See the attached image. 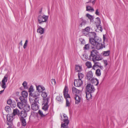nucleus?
I'll use <instances>...</instances> for the list:
<instances>
[{"mask_svg": "<svg viewBox=\"0 0 128 128\" xmlns=\"http://www.w3.org/2000/svg\"><path fill=\"white\" fill-rule=\"evenodd\" d=\"M88 37L89 38V42L94 48L98 50L103 48V45L101 43V40L96 36L95 32H89Z\"/></svg>", "mask_w": 128, "mask_h": 128, "instance_id": "nucleus-1", "label": "nucleus"}, {"mask_svg": "<svg viewBox=\"0 0 128 128\" xmlns=\"http://www.w3.org/2000/svg\"><path fill=\"white\" fill-rule=\"evenodd\" d=\"M98 53L97 51L95 50H93L91 52L89 57L93 62L102 60V57L100 54H98Z\"/></svg>", "mask_w": 128, "mask_h": 128, "instance_id": "nucleus-2", "label": "nucleus"}, {"mask_svg": "<svg viewBox=\"0 0 128 128\" xmlns=\"http://www.w3.org/2000/svg\"><path fill=\"white\" fill-rule=\"evenodd\" d=\"M8 76H5L2 79V82L0 83V86L2 88L4 89L1 91H0V95L2 94L4 92V89L6 87V82L8 81Z\"/></svg>", "mask_w": 128, "mask_h": 128, "instance_id": "nucleus-3", "label": "nucleus"}, {"mask_svg": "<svg viewBox=\"0 0 128 128\" xmlns=\"http://www.w3.org/2000/svg\"><path fill=\"white\" fill-rule=\"evenodd\" d=\"M48 16L45 15H40L38 17L39 23L41 24L42 23L46 22L48 20Z\"/></svg>", "mask_w": 128, "mask_h": 128, "instance_id": "nucleus-4", "label": "nucleus"}, {"mask_svg": "<svg viewBox=\"0 0 128 128\" xmlns=\"http://www.w3.org/2000/svg\"><path fill=\"white\" fill-rule=\"evenodd\" d=\"M49 102V98H47L46 99H44L42 104L43 106L42 109L45 111L48 110L49 107V106L48 105V103Z\"/></svg>", "mask_w": 128, "mask_h": 128, "instance_id": "nucleus-5", "label": "nucleus"}, {"mask_svg": "<svg viewBox=\"0 0 128 128\" xmlns=\"http://www.w3.org/2000/svg\"><path fill=\"white\" fill-rule=\"evenodd\" d=\"M21 95L22 96L20 97V101H22L24 102H25L26 101V98L28 96V93L25 91H22L21 93Z\"/></svg>", "mask_w": 128, "mask_h": 128, "instance_id": "nucleus-6", "label": "nucleus"}, {"mask_svg": "<svg viewBox=\"0 0 128 128\" xmlns=\"http://www.w3.org/2000/svg\"><path fill=\"white\" fill-rule=\"evenodd\" d=\"M86 90L87 92L90 93L94 92L95 90L94 86L90 84H88L86 87Z\"/></svg>", "mask_w": 128, "mask_h": 128, "instance_id": "nucleus-7", "label": "nucleus"}, {"mask_svg": "<svg viewBox=\"0 0 128 128\" xmlns=\"http://www.w3.org/2000/svg\"><path fill=\"white\" fill-rule=\"evenodd\" d=\"M40 94V92L36 91H34L33 92H32L29 94L31 96L35 98L34 100H36L37 101L38 100V96Z\"/></svg>", "mask_w": 128, "mask_h": 128, "instance_id": "nucleus-8", "label": "nucleus"}, {"mask_svg": "<svg viewBox=\"0 0 128 128\" xmlns=\"http://www.w3.org/2000/svg\"><path fill=\"white\" fill-rule=\"evenodd\" d=\"M38 100H34V102L32 104V108L34 110H36L38 109Z\"/></svg>", "mask_w": 128, "mask_h": 128, "instance_id": "nucleus-9", "label": "nucleus"}, {"mask_svg": "<svg viewBox=\"0 0 128 128\" xmlns=\"http://www.w3.org/2000/svg\"><path fill=\"white\" fill-rule=\"evenodd\" d=\"M74 84L75 86L79 87L82 84L83 81L81 80L78 79L74 80Z\"/></svg>", "mask_w": 128, "mask_h": 128, "instance_id": "nucleus-10", "label": "nucleus"}, {"mask_svg": "<svg viewBox=\"0 0 128 128\" xmlns=\"http://www.w3.org/2000/svg\"><path fill=\"white\" fill-rule=\"evenodd\" d=\"M94 64L92 67V69L94 70H95V67H98L100 68L102 70L103 69V66L101 65L100 63L97 62L96 61L94 62Z\"/></svg>", "mask_w": 128, "mask_h": 128, "instance_id": "nucleus-11", "label": "nucleus"}, {"mask_svg": "<svg viewBox=\"0 0 128 128\" xmlns=\"http://www.w3.org/2000/svg\"><path fill=\"white\" fill-rule=\"evenodd\" d=\"M90 28L89 27H87L85 28L82 30V34L85 36H88L90 31Z\"/></svg>", "mask_w": 128, "mask_h": 128, "instance_id": "nucleus-12", "label": "nucleus"}, {"mask_svg": "<svg viewBox=\"0 0 128 128\" xmlns=\"http://www.w3.org/2000/svg\"><path fill=\"white\" fill-rule=\"evenodd\" d=\"M68 88L67 86L66 85L63 90L64 95L65 98L69 97V95L68 94Z\"/></svg>", "mask_w": 128, "mask_h": 128, "instance_id": "nucleus-13", "label": "nucleus"}, {"mask_svg": "<svg viewBox=\"0 0 128 128\" xmlns=\"http://www.w3.org/2000/svg\"><path fill=\"white\" fill-rule=\"evenodd\" d=\"M20 102H18L17 104L18 107L20 109H23L25 104H26L27 103V101L25 102H24L22 101H20Z\"/></svg>", "mask_w": 128, "mask_h": 128, "instance_id": "nucleus-14", "label": "nucleus"}, {"mask_svg": "<svg viewBox=\"0 0 128 128\" xmlns=\"http://www.w3.org/2000/svg\"><path fill=\"white\" fill-rule=\"evenodd\" d=\"M74 98L76 100V104H78L82 100V98L80 96L78 95L75 96Z\"/></svg>", "mask_w": 128, "mask_h": 128, "instance_id": "nucleus-15", "label": "nucleus"}, {"mask_svg": "<svg viewBox=\"0 0 128 128\" xmlns=\"http://www.w3.org/2000/svg\"><path fill=\"white\" fill-rule=\"evenodd\" d=\"M86 20H84L82 18H81L79 20V26L82 27L84 26L86 24Z\"/></svg>", "mask_w": 128, "mask_h": 128, "instance_id": "nucleus-16", "label": "nucleus"}, {"mask_svg": "<svg viewBox=\"0 0 128 128\" xmlns=\"http://www.w3.org/2000/svg\"><path fill=\"white\" fill-rule=\"evenodd\" d=\"M72 93L75 94V96L78 95L80 92V91L79 90L77 89L75 87H73L72 88Z\"/></svg>", "mask_w": 128, "mask_h": 128, "instance_id": "nucleus-17", "label": "nucleus"}, {"mask_svg": "<svg viewBox=\"0 0 128 128\" xmlns=\"http://www.w3.org/2000/svg\"><path fill=\"white\" fill-rule=\"evenodd\" d=\"M25 111H22L20 113V115L19 116H20V118H24L27 116V113Z\"/></svg>", "mask_w": 128, "mask_h": 128, "instance_id": "nucleus-18", "label": "nucleus"}, {"mask_svg": "<svg viewBox=\"0 0 128 128\" xmlns=\"http://www.w3.org/2000/svg\"><path fill=\"white\" fill-rule=\"evenodd\" d=\"M90 80L92 83L95 85L97 86L99 84L98 81L96 78H92Z\"/></svg>", "mask_w": 128, "mask_h": 128, "instance_id": "nucleus-19", "label": "nucleus"}, {"mask_svg": "<svg viewBox=\"0 0 128 128\" xmlns=\"http://www.w3.org/2000/svg\"><path fill=\"white\" fill-rule=\"evenodd\" d=\"M20 113L19 110L18 109L16 108L13 110V112L12 114L14 116H15L17 115L19 117Z\"/></svg>", "mask_w": 128, "mask_h": 128, "instance_id": "nucleus-20", "label": "nucleus"}, {"mask_svg": "<svg viewBox=\"0 0 128 128\" xmlns=\"http://www.w3.org/2000/svg\"><path fill=\"white\" fill-rule=\"evenodd\" d=\"M93 76L92 73L91 71H89L87 73L86 77L87 79L89 80H90L92 78Z\"/></svg>", "mask_w": 128, "mask_h": 128, "instance_id": "nucleus-21", "label": "nucleus"}, {"mask_svg": "<svg viewBox=\"0 0 128 128\" xmlns=\"http://www.w3.org/2000/svg\"><path fill=\"white\" fill-rule=\"evenodd\" d=\"M13 115L12 114H8L6 116L7 120L9 122L12 121L13 120Z\"/></svg>", "mask_w": 128, "mask_h": 128, "instance_id": "nucleus-22", "label": "nucleus"}, {"mask_svg": "<svg viewBox=\"0 0 128 128\" xmlns=\"http://www.w3.org/2000/svg\"><path fill=\"white\" fill-rule=\"evenodd\" d=\"M82 70V66L78 65H76L75 66V71L76 72H79Z\"/></svg>", "mask_w": 128, "mask_h": 128, "instance_id": "nucleus-23", "label": "nucleus"}, {"mask_svg": "<svg viewBox=\"0 0 128 128\" xmlns=\"http://www.w3.org/2000/svg\"><path fill=\"white\" fill-rule=\"evenodd\" d=\"M65 98L66 99V106L69 107L70 104L71 99L70 97L69 96L68 97V98Z\"/></svg>", "mask_w": 128, "mask_h": 128, "instance_id": "nucleus-24", "label": "nucleus"}, {"mask_svg": "<svg viewBox=\"0 0 128 128\" xmlns=\"http://www.w3.org/2000/svg\"><path fill=\"white\" fill-rule=\"evenodd\" d=\"M23 109L24 111L26 112L29 111L30 110V107L28 104H25Z\"/></svg>", "mask_w": 128, "mask_h": 128, "instance_id": "nucleus-25", "label": "nucleus"}, {"mask_svg": "<svg viewBox=\"0 0 128 128\" xmlns=\"http://www.w3.org/2000/svg\"><path fill=\"white\" fill-rule=\"evenodd\" d=\"M86 10L87 11L92 12H94V10L93 8L88 5L86 6Z\"/></svg>", "mask_w": 128, "mask_h": 128, "instance_id": "nucleus-26", "label": "nucleus"}, {"mask_svg": "<svg viewBox=\"0 0 128 128\" xmlns=\"http://www.w3.org/2000/svg\"><path fill=\"white\" fill-rule=\"evenodd\" d=\"M44 29L40 26L38 27L37 31L39 33L41 34H43L44 32Z\"/></svg>", "mask_w": 128, "mask_h": 128, "instance_id": "nucleus-27", "label": "nucleus"}, {"mask_svg": "<svg viewBox=\"0 0 128 128\" xmlns=\"http://www.w3.org/2000/svg\"><path fill=\"white\" fill-rule=\"evenodd\" d=\"M64 118L63 119V121L64 122L69 123V121L68 120V118L67 115L65 114H63V115Z\"/></svg>", "mask_w": 128, "mask_h": 128, "instance_id": "nucleus-28", "label": "nucleus"}, {"mask_svg": "<svg viewBox=\"0 0 128 128\" xmlns=\"http://www.w3.org/2000/svg\"><path fill=\"white\" fill-rule=\"evenodd\" d=\"M20 119L22 125L23 126H25L26 125V120L24 118H20Z\"/></svg>", "mask_w": 128, "mask_h": 128, "instance_id": "nucleus-29", "label": "nucleus"}, {"mask_svg": "<svg viewBox=\"0 0 128 128\" xmlns=\"http://www.w3.org/2000/svg\"><path fill=\"white\" fill-rule=\"evenodd\" d=\"M92 93H90L88 92H86V97L87 100H90L91 99L92 97Z\"/></svg>", "mask_w": 128, "mask_h": 128, "instance_id": "nucleus-30", "label": "nucleus"}, {"mask_svg": "<svg viewBox=\"0 0 128 128\" xmlns=\"http://www.w3.org/2000/svg\"><path fill=\"white\" fill-rule=\"evenodd\" d=\"M68 122L62 123L61 124V128H68Z\"/></svg>", "mask_w": 128, "mask_h": 128, "instance_id": "nucleus-31", "label": "nucleus"}, {"mask_svg": "<svg viewBox=\"0 0 128 128\" xmlns=\"http://www.w3.org/2000/svg\"><path fill=\"white\" fill-rule=\"evenodd\" d=\"M86 16L89 19H90L91 22H94V18L93 16L88 14H86Z\"/></svg>", "mask_w": 128, "mask_h": 128, "instance_id": "nucleus-32", "label": "nucleus"}, {"mask_svg": "<svg viewBox=\"0 0 128 128\" xmlns=\"http://www.w3.org/2000/svg\"><path fill=\"white\" fill-rule=\"evenodd\" d=\"M41 96L42 97L44 98V99H46L47 98H49H49L47 97L48 94L46 92H42L41 94Z\"/></svg>", "mask_w": 128, "mask_h": 128, "instance_id": "nucleus-33", "label": "nucleus"}, {"mask_svg": "<svg viewBox=\"0 0 128 128\" xmlns=\"http://www.w3.org/2000/svg\"><path fill=\"white\" fill-rule=\"evenodd\" d=\"M56 99L59 102H63V98L62 96H58L56 97Z\"/></svg>", "mask_w": 128, "mask_h": 128, "instance_id": "nucleus-34", "label": "nucleus"}, {"mask_svg": "<svg viewBox=\"0 0 128 128\" xmlns=\"http://www.w3.org/2000/svg\"><path fill=\"white\" fill-rule=\"evenodd\" d=\"M95 74L96 76H99L101 75V70L99 69H97L96 71Z\"/></svg>", "mask_w": 128, "mask_h": 128, "instance_id": "nucleus-35", "label": "nucleus"}, {"mask_svg": "<svg viewBox=\"0 0 128 128\" xmlns=\"http://www.w3.org/2000/svg\"><path fill=\"white\" fill-rule=\"evenodd\" d=\"M86 64L88 68H90L92 67V64L90 62H86Z\"/></svg>", "mask_w": 128, "mask_h": 128, "instance_id": "nucleus-36", "label": "nucleus"}, {"mask_svg": "<svg viewBox=\"0 0 128 128\" xmlns=\"http://www.w3.org/2000/svg\"><path fill=\"white\" fill-rule=\"evenodd\" d=\"M78 77L79 78L78 79L82 80V79L84 77V75L83 74L80 73L79 72L78 74Z\"/></svg>", "mask_w": 128, "mask_h": 128, "instance_id": "nucleus-37", "label": "nucleus"}, {"mask_svg": "<svg viewBox=\"0 0 128 128\" xmlns=\"http://www.w3.org/2000/svg\"><path fill=\"white\" fill-rule=\"evenodd\" d=\"M5 110L8 113L10 110V108L9 106H6L5 108Z\"/></svg>", "mask_w": 128, "mask_h": 128, "instance_id": "nucleus-38", "label": "nucleus"}, {"mask_svg": "<svg viewBox=\"0 0 128 128\" xmlns=\"http://www.w3.org/2000/svg\"><path fill=\"white\" fill-rule=\"evenodd\" d=\"M84 50H88L90 48V45L89 44H87L85 45L84 47Z\"/></svg>", "mask_w": 128, "mask_h": 128, "instance_id": "nucleus-39", "label": "nucleus"}, {"mask_svg": "<svg viewBox=\"0 0 128 128\" xmlns=\"http://www.w3.org/2000/svg\"><path fill=\"white\" fill-rule=\"evenodd\" d=\"M27 83L26 81H24L22 84L24 88L25 89H28V87L27 86Z\"/></svg>", "mask_w": 128, "mask_h": 128, "instance_id": "nucleus-40", "label": "nucleus"}, {"mask_svg": "<svg viewBox=\"0 0 128 128\" xmlns=\"http://www.w3.org/2000/svg\"><path fill=\"white\" fill-rule=\"evenodd\" d=\"M34 89L33 86L32 85H31L29 88L28 92H30V93H31L32 92H34Z\"/></svg>", "mask_w": 128, "mask_h": 128, "instance_id": "nucleus-41", "label": "nucleus"}, {"mask_svg": "<svg viewBox=\"0 0 128 128\" xmlns=\"http://www.w3.org/2000/svg\"><path fill=\"white\" fill-rule=\"evenodd\" d=\"M79 40L82 44H85V40L84 38H80L79 39Z\"/></svg>", "mask_w": 128, "mask_h": 128, "instance_id": "nucleus-42", "label": "nucleus"}, {"mask_svg": "<svg viewBox=\"0 0 128 128\" xmlns=\"http://www.w3.org/2000/svg\"><path fill=\"white\" fill-rule=\"evenodd\" d=\"M110 52L109 50L106 51H104V52L103 54V55L105 56H108Z\"/></svg>", "mask_w": 128, "mask_h": 128, "instance_id": "nucleus-43", "label": "nucleus"}, {"mask_svg": "<svg viewBox=\"0 0 128 128\" xmlns=\"http://www.w3.org/2000/svg\"><path fill=\"white\" fill-rule=\"evenodd\" d=\"M10 106L12 108H14L16 106V102L14 101H13L11 104L10 105Z\"/></svg>", "mask_w": 128, "mask_h": 128, "instance_id": "nucleus-44", "label": "nucleus"}, {"mask_svg": "<svg viewBox=\"0 0 128 128\" xmlns=\"http://www.w3.org/2000/svg\"><path fill=\"white\" fill-rule=\"evenodd\" d=\"M41 86H38L36 87V90L38 91L40 93V92H42V90L41 89Z\"/></svg>", "mask_w": 128, "mask_h": 128, "instance_id": "nucleus-45", "label": "nucleus"}, {"mask_svg": "<svg viewBox=\"0 0 128 128\" xmlns=\"http://www.w3.org/2000/svg\"><path fill=\"white\" fill-rule=\"evenodd\" d=\"M38 113L41 117H44L45 116V115L43 114L42 112L40 110H39L38 111Z\"/></svg>", "mask_w": 128, "mask_h": 128, "instance_id": "nucleus-46", "label": "nucleus"}, {"mask_svg": "<svg viewBox=\"0 0 128 128\" xmlns=\"http://www.w3.org/2000/svg\"><path fill=\"white\" fill-rule=\"evenodd\" d=\"M28 43V40H26L24 44V46H23L24 48V49H25L26 48V46L27 45Z\"/></svg>", "mask_w": 128, "mask_h": 128, "instance_id": "nucleus-47", "label": "nucleus"}, {"mask_svg": "<svg viewBox=\"0 0 128 128\" xmlns=\"http://www.w3.org/2000/svg\"><path fill=\"white\" fill-rule=\"evenodd\" d=\"M12 102L13 101L11 99H10L7 101V103L8 104L10 105Z\"/></svg>", "mask_w": 128, "mask_h": 128, "instance_id": "nucleus-48", "label": "nucleus"}, {"mask_svg": "<svg viewBox=\"0 0 128 128\" xmlns=\"http://www.w3.org/2000/svg\"><path fill=\"white\" fill-rule=\"evenodd\" d=\"M51 82L52 84H56V81L55 79H52L51 80Z\"/></svg>", "mask_w": 128, "mask_h": 128, "instance_id": "nucleus-49", "label": "nucleus"}, {"mask_svg": "<svg viewBox=\"0 0 128 128\" xmlns=\"http://www.w3.org/2000/svg\"><path fill=\"white\" fill-rule=\"evenodd\" d=\"M104 64L105 65V66H106L108 65V62H107V60H104Z\"/></svg>", "mask_w": 128, "mask_h": 128, "instance_id": "nucleus-50", "label": "nucleus"}, {"mask_svg": "<svg viewBox=\"0 0 128 128\" xmlns=\"http://www.w3.org/2000/svg\"><path fill=\"white\" fill-rule=\"evenodd\" d=\"M95 14L96 15H99V12L98 11V9H97L95 12Z\"/></svg>", "mask_w": 128, "mask_h": 128, "instance_id": "nucleus-51", "label": "nucleus"}, {"mask_svg": "<svg viewBox=\"0 0 128 128\" xmlns=\"http://www.w3.org/2000/svg\"><path fill=\"white\" fill-rule=\"evenodd\" d=\"M41 90H42V92L44 90H45V88H44L43 86H41Z\"/></svg>", "mask_w": 128, "mask_h": 128, "instance_id": "nucleus-52", "label": "nucleus"}, {"mask_svg": "<svg viewBox=\"0 0 128 128\" xmlns=\"http://www.w3.org/2000/svg\"><path fill=\"white\" fill-rule=\"evenodd\" d=\"M92 2V4L94 5L95 2V0H93Z\"/></svg>", "mask_w": 128, "mask_h": 128, "instance_id": "nucleus-53", "label": "nucleus"}, {"mask_svg": "<svg viewBox=\"0 0 128 128\" xmlns=\"http://www.w3.org/2000/svg\"><path fill=\"white\" fill-rule=\"evenodd\" d=\"M20 44H21V46H22V41H21V42H20Z\"/></svg>", "mask_w": 128, "mask_h": 128, "instance_id": "nucleus-54", "label": "nucleus"}, {"mask_svg": "<svg viewBox=\"0 0 128 128\" xmlns=\"http://www.w3.org/2000/svg\"><path fill=\"white\" fill-rule=\"evenodd\" d=\"M91 2V1H89V2H86V4H87V3H89V2Z\"/></svg>", "mask_w": 128, "mask_h": 128, "instance_id": "nucleus-55", "label": "nucleus"}, {"mask_svg": "<svg viewBox=\"0 0 128 128\" xmlns=\"http://www.w3.org/2000/svg\"><path fill=\"white\" fill-rule=\"evenodd\" d=\"M105 37L104 36H103V39H104V40H105Z\"/></svg>", "mask_w": 128, "mask_h": 128, "instance_id": "nucleus-56", "label": "nucleus"}, {"mask_svg": "<svg viewBox=\"0 0 128 128\" xmlns=\"http://www.w3.org/2000/svg\"><path fill=\"white\" fill-rule=\"evenodd\" d=\"M88 56H86V57H85V58H88Z\"/></svg>", "mask_w": 128, "mask_h": 128, "instance_id": "nucleus-57", "label": "nucleus"}, {"mask_svg": "<svg viewBox=\"0 0 128 128\" xmlns=\"http://www.w3.org/2000/svg\"><path fill=\"white\" fill-rule=\"evenodd\" d=\"M62 116H61V120H62Z\"/></svg>", "mask_w": 128, "mask_h": 128, "instance_id": "nucleus-58", "label": "nucleus"}, {"mask_svg": "<svg viewBox=\"0 0 128 128\" xmlns=\"http://www.w3.org/2000/svg\"><path fill=\"white\" fill-rule=\"evenodd\" d=\"M7 128H11L10 127H8Z\"/></svg>", "mask_w": 128, "mask_h": 128, "instance_id": "nucleus-59", "label": "nucleus"}, {"mask_svg": "<svg viewBox=\"0 0 128 128\" xmlns=\"http://www.w3.org/2000/svg\"><path fill=\"white\" fill-rule=\"evenodd\" d=\"M84 56V55H83V56Z\"/></svg>", "mask_w": 128, "mask_h": 128, "instance_id": "nucleus-60", "label": "nucleus"}]
</instances>
